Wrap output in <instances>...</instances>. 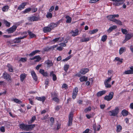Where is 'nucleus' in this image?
I'll list each match as a JSON object with an SVG mask.
<instances>
[{
    "mask_svg": "<svg viewBox=\"0 0 133 133\" xmlns=\"http://www.w3.org/2000/svg\"><path fill=\"white\" fill-rule=\"evenodd\" d=\"M36 125L35 124L27 125L22 123L20 124L19 127L21 129L28 131L32 130Z\"/></svg>",
    "mask_w": 133,
    "mask_h": 133,
    "instance_id": "nucleus-1",
    "label": "nucleus"
},
{
    "mask_svg": "<svg viewBox=\"0 0 133 133\" xmlns=\"http://www.w3.org/2000/svg\"><path fill=\"white\" fill-rule=\"evenodd\" d=\"M119 109L118 107H115V109L108 112L109 115L110 116H115L117 115L119 112Z\"/></svg>",
    "mask_w": 133,
    "mask_h": 133,
    "instance_id": "nucleus-2",
    "label": "nucleus"
},
{
    "mask_svg": "<svg viewBox=\"0 0 133 133\" xmlns=\"http://www.w3.org/2000/svg\"><path fill=\"white\" fill-rule=\"evenodd\" d=\"M73 117V113L72 111H71L69 115V119L67 123L68 127H70L72 125Z\"/></svg>",
    "mask_w": 133,
    "mask_h": 133,
    "instance_id": "nucleus-3",
    "label": "nucleus"
},
{
    "mask_svg": "<svg viewBox=\"0 0 133 133\" xmlns=\"http://www.w3.org/2000/svg\"><path fill=\"white\" fill-rule=\"evenodd\" d=\"M114 96V93L113 92H110L108 95H106L104 98V99L107 101L111 100L113 98Z\"/></svg>",
    "mask_w": 133,
    "mask_h": 133,
    "instance_id": "nucleus-4",
    "label": "nucleus"
},
{
    "mask_svg": "<svg viewBox=\"0 0 133 133\" xmlns=\"http://www.w3.org/2000/svg\"><path fill=\"white\" fill-rule=\"evenodd\" d=\"M28 19L30 22L37 21L40 20V17L39 15L37 16H32L28 17Z\"/></svg>",
    "mask_w": 133,
    "mask_h": 133,
    "instance_id": "nucleus-5",
    "label": "nucleus"
},
{
    "mask_svg": "<svg viewBox=\"0 0 133 133\" xmlns=\"http://www.w3.org/2000/svg\"><path fill=\"white\" fill-rule=\"evenodd\" d=\"M3 78L7 80L8 82H10L12 81V78L6 72H4L3 74Z\"/></svg>",
    "mask_w": 133,
    "mask_h": 133,
    "instance_id": "nucleus-6",
    "label": "nucleus"
},
{
    "mask_svg": "<svg viewBox=\"0 0 133 133\" xmlns=\"http://www.w3.org/2000/svg\"><path fill=\"white\" fill-rule=\"evenodd\" d=\"M27 35H25L22 37L16 38L13 39L14 43L16 44L20 43L21 42V40L27 37Z\"/></svg>",
    "mask_w": 133,
    "mask_h": 133,
    "instance_id": "nucleus-7",
    "label": "nucleus"
},
{
    "mask_svg": "<svg viewBox=\"0 0 133 133\" xmlns=\"http://www.w3.org/2000/svg\"><path fill=\"white\" fill-rule=\"evenodd\" d=\"M17 26L15 25H14L8 29L9 33H12L14 32L16 30Z\"/></svg>",
    "mask_w": 133,
    "mask_h": 133,
    "instance_id": "nucleus-8",
    "label": "nucleus"
},
{
    "mask_svg": "<svg viewBox=\"0 0 133 133\" xmlns=\"http://www.w3.org/2000/svg\"><path fill=\"white\" fill-rule=\"evenodd\" d=\"M111 1L115 2L114 4L116 6H119L121 5L123 3L122 0H111Z\"/></svg>",
    "mask_w": 133,
    "mask_h": 133,
    "instance_id": "nucleus-9",
    "label": "nucleus"
},
{
    "mask_svg": "<svg viewBox=\"0 0 133 133\" xmlns=\"http://www.w3.org/2000/svg\"><path fill=\"white\" fill-rule=\"evenodd\" d=\"M31 73L35 81H37V77L35 71L34 70L31 71Z\"/></svg>",
    "mask_w": 133,
    "mask_h": 133,
    "instance_id": "nucleus-10",
    "label": "nucleus"
},
{
    "mask_svg": "<svg viewBox=\"0 0 133 133\" xmlns=\"http://www.w3.org/2000/svg\"><path fill=\"white\" fill-rule=\"evenodd\" d=\"M79 30L77 29H76L75 31L72 30L71 31L70 33L72 34V36L75 37L78 35Z\"/></svg>",
    "mask_w": 133,
    "mask_h": 133,
    "instance_id": "nucleus-11",
    "label": "nucleus"
},
{
    "mask_svg": "<svg viewBox=\"0 0 133 133\" xmlns=\"http://www.w3.org/2000/svg\"><path fill=\"white\" fill-rule=\"evenodd\" d=\"M35 59H36L35 61L36 62H39L41 59V58L39 55L36 56L32 58H30V59L31 60H34Z\"/></svg>",
    "mask_w": 133,
    "mask_h": 133,
    "instance_id": "nucleus-12",
    "label": "nucleus"
},
{
    "mask_svg": "<svg viewBox=\"0 0 133 133\" xmlns=\"http://www.w3.org/2000/svg\"><path fill=\"white\" fill-rule=\"evenodd\" d=\"M89 71V69L87 68H84L81 69L79 72L80 73L84 75Z\"/></svg>",
    "mask_w": 133,
    "mask_h": 133,
    "instance_id": "nucleus-13",
    "label": "nucleus"
},
{
    "mask_svg": "<svg viewBox=\"0 0 133 133\" xmlns=\"http://www.w3.org/2000/svg\"><path fill=\"white\" fill-rule=\"evenodd\" d=\"M28 35L30 37V38H36V36L32 32L28 30L27 31Z\"/></svg>",
    "mask_w": 133,
    "mask_h": 133,
    "instance_id": "nucleus-14",
    "label": "nucleus"
},
{
    "mask_svg": "<svg viewBox=\"0 0 133 133\" xmlns=\"http://www.w3.org/2000/svg\"><path fill=\"white\" fill-rule=\"evenodd\" d=\"M51 31L48 25L46 26L45 27L43 28V31L45 33L49 32Z\"/></svg>",
    "mask_w": 133,
    "mask_h": 133,
    "instance_id": "nucleus-15",
    "label": "nucleus"
},
{
    "mask_svg": "<svg viewBox=\"0 0 133 133\" xmlns=\"http://www.w3.org/2000/svg\"><path fill=\"white\" fill-rule=\"evenodd\" d=\"M130 70H128L125 71L124 73L126 74H133V66H131L130 68Z\"/></svg>",
    "mask_w": 133,
    "mask_h": 133,
    "instance_id": "nucleus-16",
    "label": "nucleus"
},
{
    "mask_svg": "<svg viewBox=\"0 0 133 133\" xmlns=\"http://www.w3.org/2000/svg\"><path fill=\"white\" fill-rule=\"evenodd\" d=\"M53 71H51L50 72V76L52 77V79L54 81H56L57 79V78L56 75L54 73Z\"/></svg>",
    "mask_w": 133,
    "mask_h": 133,
    "instance_id": "nucleus-17",
    "label": "nucleus"
},
{
    "mask_svg": "<svg viewBox=\"0 0 133 133\" xmlns=\"http://www.w3.org/2000/svg\"><path fill=\"white\" fill-rule=\"evenodd\" d=\"M40 52V50H36L32 51L29 55V56L30 57H32L36 54L37 53H39Z\"/></svg>",
    "mask_w": 133,
    "mask_h": 133,
    "instance_id": "nucleus-18",
    "label": "nucleus"
},
{
    "mask_svg": "<svg viewBox=\"0 0 133 133\" xmlns=\"http://www.w3.org/2000/svg\"><path fill=\"white\" fill-rule=\"evenodd\" d=\"M106 93L105 90L97 92L96 94V96L98 97H99L105 94Z\"/></svg>",
    "mask_w": 133,
    "mask_h": 133,
    "instance_id": "nucleus-19",
    "label": "nucleus"
},
{
    "mask_svg": "<svg viewBox=\"0 0 133 133\" xmlns=\"http://www.w3.org/2000/svg\"><path fill=\"white\" fill-rule=\"evenodd\" d=\"M51 31L54 29V28L57 27V25L54 23H51L48 25Z\"/></svg>",
    "mask_w": 133,
    "mask_h": 133,
    "instance_id": "nucleus-20",
    "label": "nucleus"
},
{
    "mask_svg": "<svg viewBox=\"0 0 133 133\" xmlns=\"http://www.w3.org/2000/svg\"><path fill=\"white\" fill-rule=\"evenodd\" d=\"M132 36L130 34H127L125 36V39L123 42L124 41V42H125L130 39Z\"/></svg>",
    "mask_w": 133,
    "mask_h": 133,
    "instance_id": "nucleus-21",
    "label": "nucleus"
},
{
    "mask_svg": "<svg viewBox=\"0 0 133 133\" xmlns=\"http://www.w3.org/2000/svg\"><path fill=\"white\" fill-rule=\"evenodd\" d=\"M26 74L25 73L21 74L20 77L21 81L23 82L24 79L26 78Z\"/></svg>",
    "mask_w": 133,
    "mask_h": 133,
    "instance_id": "nucleus-22",
    "label": "nucleus"
},
{
    "mask_svg": "<svg viewBox=\"0 0 133 133\" xmlns=\"http://www.w3.org/2000/svg\"><path fill=\"white\" fill-rule=\"evenodd\" d=\"M117 26L115 25H113L110 27L107 30V31L108 33H110L113 30L116 29L117 28Z\"/></svg>",
    "mask_w": 133,
    "mask_h": 133,
    "instance_id": "nucleus-23",
    "label": "nucleus"
},
{
    "mask_svg": "<svg viewBox=\"0 0 133 133\" xmlns=\"http://www.w3.org/2000/svg\"><path fill=\"white\" fill-rule=\"evenodd\" d=\"M36 99L38 101H42L43 103L44 102L46 99V97L45 96H43L41 97H36Z\"/></svg>",
    "mask_w": 133,
    "mask_h": 133,
    "instance_id": "nucleus-24",
    "label": "nucleus"
},
{
    "mask_svg": "<svg viewBox=\"0 0 133 133\" xmlns=\"http://www.w3.org/2000/svg\"><path fill=\"white\" fill-rule=\"evenodd\" d=\"M79 80L81 82H86L87 81L88 78L87 77L83 76L80 78Z\"/></svg>",
    "mask_w": 133,
    "mask_h": 133,
    "instance_id": "nucleus-25",
    "label": "nucleus"
},
{
    "mask_svg": "<svg viewBox=\"0 0 133 133\" xmlns=\"http://www.w3.org/2000/svg\"><path fill=\"white\" fill-rule=\"evenodd\" d=\"M121 114L123 116H127L128 114V112L125 109L121 111Z\"/></svg>",
    "mask_w": 133,
    "mask_h": 133,
    "instance_id": "nucleus-26",
    "label": "nucleus"
},
{
    "mask_svg": "<svg viewBox=\"0 0 133 133\" xmlns=\"http://www.w3.org/2000/svg\"><path fill=\"white\" fill-rule=\"evenodd\" d=\"M122 129V126L119 124H117L116 125V131L117 132H121Z\"/></svg>",
    "mask_w": 133,
    "mask_h": 133,
    "instance_id": "nucleus-27",
    "label": "nucleus"
},
{
    "mask_svg": "<svg viewBox=\"0 0 133 133\" xmlns=\"http://www.w3.org/2000/svg\"><path fill=\"white\" fill-rule=\"evenodd\" d=\"M113 22L116 23V24L120 25H122V23L119 20H117L116 19H113L112 20Z\"/></svg>",
    "mask_w": 133,
    "mask_h": 133,
    "instance_id": "nucleus-28",
    "label": "nucleus"
},
{
    "mask_svg": "<svg viewBox=\"0 0 133 133\" xmlns=\"http://www.w3.org/2000/svg\"><path fill=\"white\" fill-rule=\"evenodd\" d=\"M7 66L8 68V70L10 72H12L14 71L13 67L10 64L8 63Z\"/></svg>",
    "mask_w": 133,
    "mask_h": 133,
    "instance_id": "nucleus-29",
    "label": "nucleus"
},
{
    "mask_svg": "<svg viewBox=\"0 0 133 133\" xmlns=\"http://www.w3.org/2000/svg\"><path fill=\"white\" fill-rule=\"evenodd\" d=\"M90 39L89 37H86L81 39L80 41L81 42H86L89 41Z\"/></svg>",
    "mask_w": 133,
    "mask_h": 133,
    "instance_id": "nucleus-30",
    "label": "nucleus"
},
{
    "mask_svg": "<svg viewBox=\"0 0 133 133\" xmlns=\"http://www.w3.org/2000/svg\"><path fill=\"white\" fill-rule=\"evenodd\" d=\"M36 119V116H33L32 117L31 120L28 121V123L29 124H32L34 122V121H35Z\"/></svg>",
    "mask_w": 133,
    "mask_h": 133,
    "instance_id": "nucleus-31",
    "label": "nucleus"
},
{
    "mask_svg": "<svg viewBox=\"0 0 133 133\" xmlns=\"http://www.w3.org/2000/svg\"><path fill=\"white\" fill-rule=\"evenodd\" d=\"M126 51L125 48L124 47L121 48L119 50V53L120 55H121L124 52Z\"/></svg>",
    "mask_w": 133,
    "mask_h": 133,
    "instance_id": "nucleus-32",
    "label": "nucleus"
},
{
    "mask_svg": "<svg viewBox=\"0 0 133 133\" xmlns=\"http://www.w3.org/2000/svg\"><path fill=\"white\" fill-rule=\"evenodd\" d=\"M67 19L66 22L67 23H70L71 21V18L69 16H67L65 17Z\"/></svg>",
    "mask_w": 133,
    "mask_h": 133,
    "instance_id": "nucleus-33",
    "label": "nucleus"
},
{
    "mask_svg": "<svg viewBox=\"0 0 133 133\" xmlns=\"http://www.w3.org/2000/svg\"><path fill=\"white\" fill-rule=\"evenodd\" d=\"M46 64L47 65V66L48 67H50L51 66L53 65V64L52 63V61L48 60L46 62Z\"/></svg>",
    "mask_w": 133,
    "mask_h": 133,
    "instance_id": "nucleus-34",
    "label": "nucleus"
},
{
    "mask_svg": "<svg viewBox=\"0 0 133 133\" xmlns=\"http://www.w3.org/2000/svg\"><path fill=\"white\" fill-rule=\"evenodd\" d=\"M12 101L17 103L19 104L22 103V101L17 98L13 99L12 100Z\"/></svg>",
    "mask_w": 133,
    "mask_h": 133,
    "instance_id": "nucleus-35",
    "label": "nucleus"
},
{
    "mask_svg": "<svg viewBox=\"0 0 133 133\" xmlns=\"http://www.w3.org/2000/svg\"><path fill=\"white\" fill-rule=\"evenodd\" d=\"M58 94L55 92H54L52 93L51 94V97L53 98L54 97H57L58 96Z\"/></svg>",
    "mask_w": 133,
    "mask_h": 133,
    "instance_id": "nucleus-36",
    "label": "nucleus"
},
{
    "mask_svg": "<svg viewBox=\"0 0 133 133\" xmlns=\"http://www.w3.org/2000/svg\"><path fill=\"white\" fill-rule=\"evenodd\" d=\"M123 59L122 58L120 59L119 57H117L115 58V59L114 60V61L116 60L117 61L119 62L120 63V64H121L123 62Z\"/></svg>",
    "mask_w": 133,
    "mask_h": 133,
    "instance_id": "nucleus-37",
    "label": "nucleus"
},
{
    "mask_svg": "<svg viewBox=\"0 0 133 133\" xmlns=\"http://www.w3.org/2000/svg\"><path fill=\"white\" fill-rule=\"evenodd\" d=\"M4 23L5 24V26L7 27H9L10 26V22L7 21L6 20L4 19L3 20Z\"/></svg>",
    "mask_w": 133,
    "mask_h": 133,
    "instance_id": "nucleus-38",
    "label": "nucleus"
},
{
    "mask_svg": "<svg viewBox=\"0 0 133 133\" xmlns=\"http://www.w3.org/2000/svg\"><path fill=\"white\" fill-rule=\"evenodd\" d=\"M27 2H24L22 3L19 6L18 8H23L24 6L27 4Z\"/></svg>",
    "mask_w": 133,
    "mask_h": 133,
    "instance_id": "nucleus-39",
    "label": "nucleus"
},
{
    "mask_svg": "<svg viewBox=\"0 0 133 133\" xmlns=\"http://www.w3.org/2000/svg\"><path fill=\"white\" fill-rule=\"evenodd\" d=\"M61 38L60 37L56 38L55 39H53L52 41L53 43H55L57 42H59L61 41V40H60L59 39Z\"/></svg>",
    "mask_w": 133,
    "mask_h": 133,
    "instance_id": "nucleus-40",
    "label": "nucleus"
},
{
    "mask_svg": "<svg viewBox=\"0 0 133 133\" xmlns=\"http://www.w3.org/2000/svg\"><path fill=\"white\" fill-rule=\"evenodd\" d=\"M107 36L106 35H103L102 37L101 40L103 42H104L107 40Z\"/></svg>",
    "mask_w": 133,
    "mask_h": 133,
    "instance_id": "nucleus-41",
    "label": "nucleus"
},
{
    "mask_svg": "<svg viewBox=\"0 0 133 133\" xmlns=\"http://www.w3.org/2000/svg\"><path fill=\"white\" fill-rule=\"evenodd\" d=\"M69 65L65 64L64 65V71L65 72H67V71L68 70L69 68Z\"/></svg>",
    "mask_w": 133,
    "mask_h": 133,
    "instance_id": "nucleus-42",
    "label": "nucleus"
},
{
    "mask_svg": "<svg viewBox=\"0 0 133 133\" xmlns=\"http://www.w3.org/2000/svg\"><path fill=\"white\" fill-rule=\"evenodd\" d=\"M52 100L54 102L58 103L59 102V99L58 98V97H54L52 98Z\"/></svg>",
    "mask_w": 133,
    "mask_h": 133,
    "instance_id": "nucleus-43",
    "label": "nucleus"
},
{
    "mask_svg": "<svg viewBox=\"0 0 133 133\" xmlns=\"http://www.w3.org/2000/svg\"><path fill=\"white\" fill-rule=\"evenodd\" d=\"M98 31L97 29H95L92 30H90L89 31V33L90 34H94L97 32Z\"/></svg>",
    "mask_w": 133,
    "mask_h": 133,
    "instance_id": "nucleus-44",
    "label": "nucleus"
},
{
    "mask_svg": "<svg viewBox=\"0 0 133 133\" xmlns=\"http://www.w3.org/2000/svg\"><path fill=\"white\" fill-rule=\"evenodd\" d=\"M27 61V58L26 57L25 58H23L22 57L19 60V62H25Z\"/></svg>",
    "mask_w": 133,
    "mask_h": 133,
    "instance_id": "nucleus-45",
    "label": "nucleus"
},
{
    "mask_svg": "<svg viewBox=\"0 0 133 133\" xmlns=\"http://www.w3.org/2000/svg\"><path fill=\"white\" fill-rule=\"evenodd\" d=\"M46 16L48 18H51L52 17V14L50 12H48L47 13Z\"/></svg>",
    "mask_w": 133,
    "mask_h": 133,
    "instance_id": "nucleus-46",
    "label": "nucleus"
},
{
    "mask_svg": "<svg viewBox=\"0 0 133 133\" xmlns=\"http://www.w3.org/2000/svg\"><path fill=\"white\" fill-rule=\"evenodd\" d=\"M91 107L90 106H89L88 108H86L84 110V112L86 113L90 111L91 110Z\"/></svg>",
    "mask_w": 133,
    "mask_h": 133,
    "instance_id": "nucleus-47",
    "label": "nucleus"
},
{
    "mask_svg": "<svg viewBox=\"0 0 133 133\" xmlns=\"http://www.w3.org/2000/svg\"><path fill=\"white\" fill-rule=\"evenodd\" d=\"M113 16L112 15H111L107 16V17L108 20L112 21L113 19H112L113 18Z\"/></svg>",
    "mask_w": 133,
    "mask_h": 133,
    "instance_id": "nucleus-48",
    "label": "nucleus"
},
{
    "mask_svg": "<svg viewBox=\"0 0 133 133\" xmlns=\"http://www.w3.org/2000/svg\"><path fill=\"white\" fill-rule=\"evenodd\" d=\"M121 30L123 34L126 35L127 34L128 32L126 29L122 28Z\"/></svg>",
    "mask_w": 133,
    "mask_h": 133,
    "instance_id": "nucleus-49",
    "label": "nucleus"
},
{
    "mask_svg": "<svg viewBox=\"0 0 133 133\" xmlns=\"http://www.w3.org/2000/svg\"><path fill=\"white\" fill-rule=\"evenodd\" d=\"M112 77V76H111L109 78L107 79H106L105 81L104 82L105 83H108L109 82L111 79V78Z\"/></svg>",
    "mask_w": 133,
    "mask_h": 133,
    "instance_id": "nucleus-50",
    "label": "nucleus"
},
{
    "mask_svg": "<svg viewBox=\"0 0 133 133\" xmlns=\"http://www.w3.org/2000/svg\"><path fill=\"white\" fill-rule=\"evenodd\" d=\"M71 57V55H69V56H68V57L64 59H63L62 60V61L64 62L66 61H68L69 59H70Z\"/></svg>",
    "mask_w": 133,
    "mask_h": 133,
    "instance_id": "nucleus-51",
    "label": "nucleus"
},
{
    "mask_svg": "<svg viewBox=\"0 0 133 133\" xmlns=\"http://www.w3.org/2000/svg\"><path fill=\"white\" fill-rule=\"evenodd\" d=\"M51 49V48H49L48 47L45 48L43 49L45 51H49Z\"/></svg>",
    "mask_w": 133,
    "mask_h": 133,
    "instance_id": "nucleus-52",
    "label": "nucleus"
},
{
    "mask_svg": "<svg viewBox=\"0 0 133 133\" xmlns=\"http://www.w3.org/2000/svg\"><path fill=\"white\" fill-rule=\"evenodd\" d=\"M31 10V9H26L23 11L24 14L27 13L30 11Z\"/></svg>",
    "mask_w": 133,
    "mask_h": 133,
    "instance_id": "nucleus-53",
    "label": "nucleus"
},
{
    "mask_svg": "<svg viewBox=\"0 0 133 133\" xmlns=\"http://www.w3.org/2000/svg\"><path fill=\"white\" fill-rule=\"evenodd\" d=\"M61 108V107L60 105H57L56 106L55 108V109L56 111H58Z\"/></svg>",
    "mask_w": 133,
    "mask_h": 133,
    "instance_id": "nucleus-54",
    "label": "nucleus"
},
{
    "mask_svg": "<svg viewBox=\"0 0 133 133\" xmlns=\"http://www.w3.org/2000/svg\"><path fill=\"white\" fill-rule=\"evenodd\" d=\"M78 88L77 87H75L74 89L73 92H75V93L78 94Z\"/></svg>",
    "mask_w": 133,
    "mask_h": 133,
    "instance_id": "nucleus-55",
    "label": "nucleus"
},
{
    "mask_svg": "<svg viewBox=\"0 0 133 133\" xmlns=\"http://www.w3.org/2000/svg\"><path fill=\"white\" fill-rule=\"evenodd\" d=\"M77 94V93H76L75 92H72V98L73 99H75L76 98Z\"/></svg>",
    "mask_w": 133,
    "mask_h": 133,
    "instance_id": "nucleus-56",
    "label": "nucleus"
},
{
    "mask_svg": "<svg viewBox=\"0 0 133 133\" xmlns=\"http://www.w3.org/2000/svg\"><path fill=\"white\" fill-rule=\"evenodd\" d=\"M104 84L105 85V86L106 88H110L111 87V85L108 83H104Z\"/></svg>",
    "mask_w": 133,
    "mask_h": 133,
    "instance_id": "nucleus-57",
    "label": "nucleus"
},
{
    "mask_svg": "<svg viewBox=\"0 0 133 133\" xmlns=\"http://www.w3.org/2000/svg\"><path fill=\"white\" fill-rule=\"evenodd\" d=\"M0 131L2 132H5V127L4 126H2L0 128Z\"/></svg>",
    "mask_w": 133,
    "mask_h": 133,
    "instance_id": "nucleus-58",
    "label": "nucleus"
},
{
    "mask_svg": "<svg viewBox=\"0 0 133 133\" xmlns=\"http://www.w3.org/2000/svg\"><path fill=\"white\" fill-rule=\"evenodd\" d=\"M68 86L66 84H64L62 85V88H65V89H66L67 87Z\"/></svg>",
    "mask_w": 133,
    "mask_h": 133,
    "instance_id": "nucleus-59",
    "label": "nucleus"
},
{
    "mask_svg": "<svg viewBox=\"0 0 133 133\" xmlns=\"http://www.w3.org/2000/svg\"><path fill=\"white\" fill-rule=\"evenodd\" d=\"M61 21V20H59L56 23H55V24H56L57 25V26L59 25L60 23L62 22Z\"/></svg>",
    "mask_w": 133,
    "mask_h": 133,
    "instance_id": "nucleus-60",
    "label": "nucleus"
},
{
    "mask_svg": "<svg viewBox=\"0 0 133 133\" xmlns=\"http://www.w3.org/2000/svg\"><path fill=\"white\" fill-rule=\"evenodd\" d=\"M44 72L45 71L44 70L42 69H41L39 71V73L42 75L44 73Z\"/></svg>",
    "mask_w": 133,
    "mask_h": 133,
    "instance_id": "nucleus-61",
    "label": "nucleus"
},
{
    "mask_svg": "<svg viewBox=\"0 0 133 133\" xmlns=\"http://www.w3.org/2000/svg\"><path fill=\"white\" fill-rule=\"evenodd\" d=\"M63 48L61 46H59L57 48V50L59 51H61L63 50Z\"/></svg>",
    "mask_w": 133,
    "mask_h": 133,
    "instance_id": "nucleus-62",
    "label": "nucleus"
},
{
    "mask_svg": "<svg viewBox=\"0 0 133 133\" xmlns=\"http://www.w3.org/2000/svg\"><path fill=\"white\" fill-rule=\"evenodd\" d=\"M29 101L31 105H33L34 104V103L33 101L32 100V99L31 98H29Z\"/></svg>",
    "mask_w": 133,
    "mask_h": 133,
    "instance_id": "nucleus-63",
    "label": "nucleus"
},
{
    "mask_svg": "<svg viewBox=\"0 0 133 133\" xmlns=\"http://www.w3.org/2000/svg\"><path fill=\"white\" fill-rule=\"evenodd\" d=\"M89 129H87L84 131L82 133H88L89 131Z\"/></svg>",
    "mask_w": 133,
    "mask_h": 133,
    "instance_id": "nucleus-64",
    "label": "nucleus"
}]
</instances>
